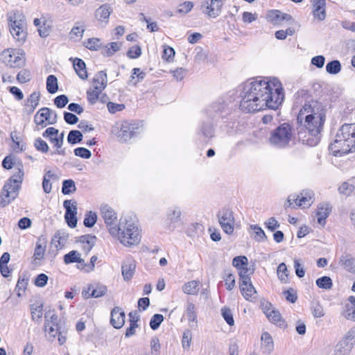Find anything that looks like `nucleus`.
<instances>
[{
	"label": "nucleus",
	"instance_id": "61",
	"mask_svg": "<svg viewBox=\"0 0 355 355\" xmlns=\"http://www.w3.org/2000/svg\"><path fill=\"white\" fill-rule=\"evenodd\" d=\"M191 332L190 330H185L182 335V344L184 349H189L191 342Z\"/></svg>",
	"mask_w": 355,
	"mask_h": 355
},
{
	"label": "nucleus",
	"instance_id": "55",
	"mask_svg": "<svg viewBox=\"0 0 355 355\" xmlns=\"http://www.w3.org/2000/svg\"><path fill=\"white\" fill-rule=\"evenodd\" d=\"M187 318L189 321L195 322L197 320V314L196 313L195 304L192 302H189L186 311Z\"/></svg>",
	"mask_w": 355,
	"mask_h": 355
},
{
	"label": "nucleus",
	"instance_id": "30",
	"mask_svg": "<svg viewBox=\"0 0 355 355\" xmlns=\"http://www.w3.org/2000/svg\"><path fill=\"white\" fill-rule=\"evenodd\" d=\"M107 73L105 71H98L94 78L92 86L98 87L100 90H103L107 85Z\"/></svg>",
	"mask_w": 355,
	"mask_h": 355
},
{
	"label": "nucleus",
	"instance_id": "2",
	"mask_svg": "<svg viewBox=\"0 0 355 355\" xmlns=\"http://www.w3.org/2000/svg\"><path fill=\"white\" fill-rule=\"evenodd\" d=\"M295 105H302L297 115V121H304V126L309 133L315 137L316 142L319 140L318 136L323 128L326 120L327 109L322 103L314 100L307 90L301 89L295 94Z\"/></svg>",
	"mask_w": 355,
	"mask_h": 355
},
{
	"label": "nucleus",
	"instance_id": "59",
	"mask_svg": "<svg viewBox=\"0 0 355 355\" xmlns=\"http://www.w3.org/2000/svg\"><path fill=\"white\" fill-rule=\"evenodd\" d=\"M74 154L76 156L80 157L83 159H89L92 156L90 150L83 147L76 148L74 150Z\"/></svg>",
	"mask_w": 355,
	"mask_h": 355
},
{
	"label": "nucleus",
	"instance_id": "35",
	"mask_svg": "<svg viewBox=\"0 0 355 355\" xmlns=\"http://www.w3.org/2000/svg\"><path fill=\"white\" fill-rule=\"evenodd\" d=\"M240 283V290L243 295V296L246 299L249 300L250 297L253 296L256 293V290L253 285L252 284L251 281L246 282L243 285V282Z\"/></svg>",
	"mask_w": 355,
	"mask_h": 355
},
{
	"label": "nucleus",
	"instance_id": "7",
	"mask_svg": "<svg viewBox=\"0 0 355 355\" xmlns=\"http://www.w3.org/2000/svg\"><path fill=\"white\" fill-rule=\"evenodd\" d=\"M0 60L10 67H20L24 63V53L19 49L8 48L1 53Z\"/></svg>",
	"mask_w": 355,
	"mask_h": 355
},
{
	"label": "nucleus",
	"instance_id": "49",
	"mask_svg": "<svg viewBox=\"0 0 355 355\" xmlns=\"http://www.w3.org/2000/svg\"><path fill=\"white\" fill-rule=\"evenodd\" d=\"M277 275L279 279L283 283H286L288 280V270L284 263H281L277 267Z\"/></svg>",
	"mask_w": 355,
	"mask_h": 355
},
{
	"label": "nucleus",
	"instance_id": "47",
	"mask_svg": "<svg viewBox=\"0 0 355 355\" xmlns=\"http://www.w3.org/2000/svg\"><path fill=\"white\" fill-rule=\"evenodd\" d=\"M97 220V216L96 213L89 211H87L85 214V217L83 221V224L87 227H92Z\"/></svg>",
	"mask_w": 355,
	"mask_h": 355
},
{
	"label": "nucleus",
	"instance_id": "17",
	"mask_svg": "<svg viewBox=\"0 0 355 355\" xmlns=\"http://www.w3.org/2000/svg\"><path fill=\"white\" fill-rule=\"evenodd\" d=\"M107 291V287L104 285L96 284L88 286L87 291H83V296L87 299L89 297H100L106 294Z\"/></svg>",
	"mask_w": 355,
	"mask_h": 355
},
{
	"label": "nucleus",
	"instance_id": "29",
	"mask_svg": "<svg viewBox=\"0 0 355 355\" xmlns=\"http://www.w3.org/2000/svg\"><path fill=\"white\" fill-rule=\"evenodd\" d=\"M91 51H101V53L104 56H112L115 52L120 50V46H110V48H107V46H86Z\"/></svg>",
	"mask_w": 355,
	"mask_h": 355
},
{
	"label": "nucleus",
	"instance_id": "14",
	"mask_svg": "<svg viewBox=\"0 0 355 355\" xmlns=\"http://www.w3.org/2000/svg\"><path fill=\"white\" fill-rule=\"evenodd\" d=\"M181 209L178 207H172L168 209L166 222L170 230H174L181 220Z\"/></svg>",
	"mask_w": 355,
	"mask_h": 355
},
{
	"label": "nucleus",
	"instance_id": "27",
	"mask_svg": "<svg viewBox=\"0 0 355 355\" xmlns=\"http://www.w3.org/2000/svg\"><path fill=\"white\" fill-rule=\"evenodd\" d=\"M353 348V345L343 338L336 345L334 354L335 355H348Z\"/></svg>",
	"mask_w": 355,
	"mask_h": 355
},
{
	"label": "nucleus",
	"instance_id": "43",
	"mask_svg": "<svg viewBox=\"0 0 355 355\" xmlns=\"http://www.w3.org/2000/svg\"><path fill=\"white\" fill-rule=\"evenodd\" d=\"M44 319H45V325H44V327L48 329V327L49 326V324H53V325H58V315L54 313V311H48L47 313H45V315H44Z\"/></svg>",
	"mask_w": 355,
	"mask_h": 355
},
{
	"label": "nucleus",
	"instance_id": "40",
	"mask_svg": "<svg viewBox=\"0 0 355 355\" xmlns=\"http://www.w3.org/2000/svg\"><path fill=\"white\" fill-rule=\"evenodd\" d=\"M198 282L197 281H191L184 284L182 286V291L188 295H195L198 293Z\"/></svg>",
	"mask_w": 355,
	"mask_h": 355
},
{
	"label": "nucleus",
	"instance_id": "53",
	"mask_svg": "<svg viewBox=\"0 0 355 355\" xmlns=\"http://www.w3.org/2000/svg\"><path fill=\"white\" fill-rule=\"evenodd\" d=\"M232 265L237 269L248 266V258L245 256H237L232 260Z\"/></svg>",
	"mask_w": 355,
	"mask_h": 355
},
{
	"label": "nucleus",
	"instance_id": "1",
	"mask_svg": "<svg viewBox=\"0 0 355 355\" xmlns=\"http://www.w3.org/2000/svg\"><path fill=\"white\" fill-rule=\"evenodd\" d=\"M240 108L245 112H255L270 108L277 110L282 103L284 94L277 79L257 78L246 82L241 92Z\"/></svg>",
	"mask_w": 355,
	"mask_h": 355
},
{
	"label": "nucleus",
	"instance_id": "4",
	"mask_svg": "<svg viewBox=\"0 0 355 355\" xmlns=\"http://www.w3.org/2000/svg\"><path fill=\"white\" fill-rule=\"evenodd\" d=\"M335 156H342L355 150V123H345L338 130L329 146Z\"/></svg>",
	"mask_w": 355,
	"mask_h": 355
},
{
	"label": "nucleus",
	"instance_id": "52",
	"mask_svg": "<svg viewBox=\"0 0 355 355\" xmlns=\"http://www.w3.org/2000/svg\"><path fill=\"white\" fill-rule=\"evenodd\" d=\"M34 146L37 150L42 153H46L49 150V146L47 143L40 137L35 139L34 141Z\"/></svg>",
	"mask_w": 355,
	"mask_h": 355
},
{
	"label": "nucleus",
	"instance_id": "15",
	"mask_svg": "<svg viewBox=\"0 0 355 355\" xmlns=\"http://www.w3.org/2000/svg\"><path fill=\"white\" fill-rule=\"evenodd\" d=\"M116 133L119 141L121 143L126 142L134 137L135 127L128 122H124L121 125L120 128Z\"/></svg>",
	"mask_w": 355,
	"mask_h": 355
},
{
	"label": "nucleus",
	"instance_id": "26",
	"mask_svg": "<svg viewBox=\"0 0 355 355\" xmlns=\"http://www.w3.org/2000/svg\"><path fill=\"white\" fill-rule=\"evenodd\" d=\"M198 134L208 141L214 137V128L210 122H203L200 126Z\"/></svg>",
	"mask_w": 355,
	"mask_h": 355
},
{
	"label": "nucleus",
	"instance_id": "56",
	"mask_svg": "<svg viewBox=\"0 0 355 355\" xmlns=\"http://www.w3.org/2000/svg\"><path fill=\"white\" fill-rule=\"evenodd\" d=\"M85 30L82 26H74L69 33L70 38L76 42L82 37Z\"/></svg>",
	"mask_w": 355,
	"mask_h": 355
},
{
	"label": "nucleus",
	"instance_id": "63",
	"mask_svg": "<svg viewBox=\"0 0 355 355\" xmlns=\"http://www.w3.org/2000/svg\"><path fill=\"white\" fill-rule=\"evenodd\" d=\"M343 315L347 320L355 321V306L345 305Z\"/></svg>",
	"mask_w": 355,
	"mask_h": 355
},
{
	"label": "nucleus",
	"instance_id": "64",
	"mask_svg": "<svg viewBox=\"0 0 355 355\" xmlns=\"http://www.w3.org/2000/svg\"><path fill=\"white\" fill-rule=\"evenodd\" d=\"M343 339L352 345H355V326L352 327L345 335Z\"/></svg>",
	"mask_w": 355,
	"mask_h": 355
},
{
	"label": "nucleus",
	"instance_id": "10",
	"mask_svg": "<svg viewBox=\"0 0 355 355\" xmlns=\"http://www.w3.org/2000/svg\"><path fill=\"white\" fill-rule=\"evenodd\" d=\"M313 202V193L312 191H303L300 195H291L284 204L285 208L288 207H309Z\"/></svg>",
	"mask_w": 355,
	"mask_h": 355
},
{
	"label": "nucleus",
	"instance_id": "13",
	"mask_svg": "<svg viewBox=\"0 0 355 355\" xmlns=\"http://www.w3.org/2000/svg\"><path fill=\"white\" fill-rule=\"evenodd\" d=\"M63 207L65 209L64 219L67 225L74 228L77 225V203L71 200H65L63 202Z\"/></svg>",
	"mask_w": 355,
	"mask_h": 355
},
{
	"label": "nucleus",
	"instance_id": "46",
	"mask_svg": "<svg viewBox=\"0 0 355 355\" xmlns=\"http://www.w3.org/2000/svg\"><path fill=\"white\" fill-rule=\"evenodd\" d=\"M59 130L53 127H50L46 129V130L42 133V136L44 138H48L49 141L55 145V141L54 139H57L56 136L58 135Z\"/></svg>",
	"mask_w": 355,
	"mask_h": 355
},
{
	"label": "nucleus",
	"instance_id": "34",
	"mask_svg": "<svg viewBox=\"0 0 355 355\" xmlns=\"http://www.w3.org/2000/svg\"><path fill=\"white\" fill-rule=\"evenodd\" d=\"M222 0H211L210 4L207 7L208 15L211 17H216L220 12Z\"/></svg>",
	"mask_w": 355,
	"mask_h": 355
},
{
	"label": "nucleus",
	"instance_id": "25",
	"mask_svg": "<svg viewBox=\"0 0 355 355\" xmlns=\"http://www.w3.org/2000/svg\"><path fill=\"white\" fill-rule=\"evenodd\" d=\"M261 349L263 353L270 354L274 349V342L268 332H263L261 336Z\"/></svg>",
	"mask_w": 355,
	"mask_h": 355
},
{
	"label": "nucleus",
	"instance_id": "32",
	"mask_svg": "<svg viewBox=\"0 0 355 355\" xmlns=\"http://www.w3.org/2000/svg\"><path fill=\"white\" fill-rule=\"evenodd\" d=\"M266 317L268 319L275 323L277 324L280 327H285L286 326L284 320L282 319V315L279 311L272 309L270 311H266Z\"/></svg>",
	"mask_w": 355,
	"mask_h": 355
},
{
	"label": "nucleus",
	"instance_id": "18",
	"mask_svg": "<svg viewBox=\"0 0 355 355\" xmlns=\"http://www.w3.org/2000/svg\"><path fill=\"white\" fill-rule=\"evenodd\" d=\"M68 234L63 230H58L51 239V246L55 248V251L62 249L68 240Z\"/></svg>",
	"mask_w": 355,
	"mask_h": 355
},
{
	"label": "nucleus",
	"instance_id": "8",
	"mask_svg": "<svg viewBox=\"0 0 355 355\" xmlns=\"http://www.w3.org/2000/svg\"><path fill=\"white\" fill-rule=\"evenodd\" d=\"M26 26V21L24 16L19 18L15 16L13 20L10 19L9 31L15 42L21 43L25 42L27 37Z\"/></svg>",
	"mask_w": 355,
	"mask_h": 355
},
{
	"label": "nucleus",
	"instance_id": "16",
	"mask_svg": "<svg viewBox=\"0 0 355 355\" xmlns=\"http://www.w3.org/2000/svg\"><path fill=\"white\" fill-rule=\"evenodd\" d=\"M125 313L119 306H115L110 313V324L115 329H121L125 323Z\"/></svg>",
	"mask_w": 355,
	"mask_h": 355
},
{
	"label": "nucleus",
	"instance_id": "9",
	"mask_svg": "<svg viewBox=\"0 0 355 355\" xmlns=\"http://www.w3.org/2000/svg\"><path fill=\"white\" fill-rule=\"evenodd\" d=\"M219 224L223 230L227 234H232L234 230L235 219L231 208L225 207L218 214Z\"/></svg>",
	"mask_w": 355,
	"mask_h": 355
},
{
	"label": "nucleus",
	"instance_id": "42",
	"mask_svg": "<svg viewBox=\"0 0 355 355\" xmlns=\"http://www.w3.org/2000/svg\"><path fill=\"white\" fill-rule=\"evenodd\" d=\"M316 285L320 288L329 290L332 288L333 283L331 279L328 276H323L318 278L315 282Z\"/></svg>",
	"mask_w": 355,
	"mask_h": 355
},
{
	"label": "nucleus",
	"instance_id": "44",
	"mask_svg": "<svg viewBox=\"0 0 355 355\" xmlns=\"http://www.w3.org/2000/svg\"><path fill=\"white\" fill-rule=\"evenodd\" d=\"M355 190V185L349 182H343L338 188V191L341 194L346 196H350Z\"/></svg>",
	"mask_w": 355,
	"mask_h": 355
},
{
	"label": "nucleus",
	"instance_id": "37",
	"mask_svg": "<svg viewBox=\"0 0 355 355\" xmlns=\"http://www.w3.org/2000/svg\"><path fill=\"white\" fill-rule=\"evenodd\" d=\"M46 89L50 94H55L58 90V79L54 75H49L47 77Z\"/></svg>",
	"mask_w": 355,
	"mask_h": 355
},
{
	"label": "nucleus",
	"instance_id": "36",
	"mask_svg": "<svg viewBox=\"0 0 355 355\" xmlns=\"http://www.w3.org/2000/svg\"><path fill=\"white\" fill-rule=\"evenodd\" d=\"M76 191L75 182L71 180H65L62 182V192L64 195H69Z\"/></svg>",
	"mask_w": 355,
	"mask_h": 355
},
{
	"label": "nucleus",
	"instance_id": "33",
	"mask_svg": "<svg viewBox=\"0 0 355 355\" xmlns=\"http://www.w3.org/2000/svg\"><path fill=\"white\" fill-rule=\"evenodd\" d=\"M64 261L66 264L72 263H78L82 266H85V261L80 257V254L76 250L70 251L64 256Z\"/></svg>",
	"mask_w": 355,
	"mask_h": 355
},
{
	"label": "nucleus",
	"instance_id": "50",
	"mask_svg": "<svg viewBox=\"0 0 355 355\" xmlns=\"http://www.w3.org/2000/svg\"><path fill=\"white\" fill-rule=\"evenodd\" d=\"M223 279L225 282L226 288L228 291L232 290V288L235 286L234 275L232 273H231L230 272H229L228 270H225L224 272Z\"/></svg>",
	"mask_w": 355,
	"mask_h": 355
},
{
	"label": "nucleus",
	"instance_id": "23",
	"mask_svg": "<svg viewBox=\"0 0 355 355\" xmlns=\"http://www.w3.org/2000/svg\"><path fill=\"white\" fill-rule=\"evenodd\" d=\"M136 265L133 260L128 259L124 261L122 264V275L125 281H129L132 279L135 270Z\"/></svg>",
	"mask_w": 355,
	"mask_h": 355
},
{
	"label": "nucleus",
	"instance_id": "48",
	"mask_svg": "<svg viewBox=\"0 0 355 355\" xmlns=\"http://www.w3.org/2000/svg\"><path fill=\"white\" fill-rule=\"evenodd\" d=\"M221 315L225 322L230 325L233 326L234 324V320L233 318V314L232 310L227 307L224 306L221 309Z\"/></svg>",
	"mask_w": 355,
	"mask_h": 355
},
{
	"label": "nucleus",
	"instance_id": "58",
	"mask_svg": "<svg viewBox=\"0 0 355 355\" xmlns=\"http://www.w3.org/2000/svg\"><path fill=\"white\" fill-rule=\"evenodd\" d=\"M17 80L20 83H26L31 80V73L27 69L20 71L17 75Z\"/></svg>",
	"mask_w": 355,
	"mask_h": 355
},
{
	"label": "nucleus",
	"instance_id": "57",
	"mask_svg": "<svg viewBox=\"0 0 355 355\" xmlns=\"http://www.w3.org/2000/svg\"><path fill=\"white\" fill-rule=\"evenodd\" d=\"M162 58L168 62L173 60L175 55V50L171 46H164Z\"/></svg>",
	"mask_w": 355,
	"mask_h": 355
},
{
	"label": "nucleus",
	"instance_id": "22",
	"mask_svg": "<svg viewBox=\"0 0 355 355\" xmlns=\"http://www.w3.org/2000/svg\"><path fill=\"white\" fill-rule=\"evenodd\" d=\"M47 240L44 236L38 237L34 250L33 257L36 260H41L44 257L46 251Z\"/></svg>",
	"mask_w": 355,
	"mask_h": 355
},
{
	"label": "nucleus",
	"instance_id": "62",
	"mask_svg": "<svg viewBox=\"0 0 355 355\" xmlns=\"http://www.w3.org/2000/svg\"><path fill=\"white\" fill-rule=\"evenodd\" d=\"M53 101L57 107L62 108L68 103L69 98L66 95L61 94L55 97Z\"/></svg>",
	"mask_w": 355,
	"mask_h": 355
},
{
	"label": "nucleus",
	"instance_id": "60",
	"mask_svg": "<svg viewBox=\"0 0 355 355\" xmlns=\"http://www.w3.org/2000/svg\"><path fill=\"white\" fill-rule=\"evenodd\" d=\"M43 315V306L41 304L35 308H31V316L33 320L40 321Z\"/></svg>",
	"mask_w": 355,
	"mask_h": 355
},
{
	"label": "nucleus",
	"instance_id": "41",
	"mask_svg": "<svg viewBox=\"0 0 355 355\" xmlns=\"http://www.w3.org/2000/svg\"><path fill=\"white\" fill-rule=\"evenodd\" d=\"M102 91L103 90H100L98 87L88 89L87 92V97L89 103L92 105L96 103Z\"/></svg>",
	"mask_w": 355,
	"mask_h": 355
},
{
	"label": "nucleus",
	"instance_id": "45",
	"mask_svg": "<svg viewBox=\"0 0 355 355\" xmlns=\"http://www.w3.org/2000/svg\"><path fill=\"white\" fill-rule=\"evenodd\" d=\"M238 270H239L240 282H243V285H245L246 282L251 281L250 276L253 273V270H251L248 266Z\"/></svg>",
	"mask_w": 355,
	"mask_h": 355
},
{
	"label": "nucleus",
	"instance_id": "24",
	"mask_svg": "<svg viewBox=\"0 0 355 355\" xmlns=\"http://www.w3.org/2000/svg\"><path fill=\"white\" fill-rule=\"evenodd\" d=\"M267 17L273 23H280L284 21H288L293 19L291 15L282 12L277 10L270 11Z\"/></svg>",
	"mask_w": 355,
	"mask_h": 355
},
{
	"label": "nucleus",
	"instance_id": "38",
	"mask_svg": "<svg viewBox=\"0 0 355 355\" xmlns=\"http://www.w3.org/2000/svg\"><path fill=\"white\" fill-rule=\"evenodd\" d=\"M341 64L337 60L330 61L326 65L327 72L333 75L338 74L341 71Z\"/></svg>",
	"mask_w": 355,
	"mask_h": 355
},
{
	"label": "nucleus",
	"instance_id": "28",
	"mask_svg": "<svg viewBox=\"0 0 355 355\" xmlns=\"http://www.w3.org/2000/svg\"><path fill=\"white\" fill-rule=\"evenodd\" d=\"M331 211V209L328 204H321L318 207L316 215L318 216V223L324 225L325 220Z\"/></svg>",
	"mask_w": 355,
	"mask_h": 355
},
{
	"label": "nucleus",
	"instance_id": "3",
	"mask_svg": "<svg viewBox=\"0 0 355 355\" xmlns=\"http://www.w3.org/2000/svg\"><path fill=\"white\" fill-rule=\"evenodd\" d=\"M112 236H118L120 242L125 246L137 245L141 240L137 221L132 216L121 218L117 226L109 228Z\"/></svg>",
	"mask_w": 355,
	"mask_h": 355
},
{
	"label": "nucleus",
	"instance_id": "54",
	"mask_svg": "<svg viewBox=\"0 0 355 355\" xmlns=\"http://www.w3.org/2000/svg\"><path fill=\"white\" fill-rule=\"evenodd\" d=\"M163 320L164 316L162 314L156 313L153 315L150 321V328L153 330L157 329Z\"/></svg>",
	"mask_w": 355,
	"mask_h": 355
},
{
	"label": "nucleus",
	"instance_id": "20",
	"mask_svg": "<svg viewBox=\"0 0 355 355\" xmlns=\"http://www.w3.org/2000/svg\"><path fill=\"white\" fill-rule=\"evenodd\" d=\"M338 263L347 271L355 274V258L352 254H342Z\"/></svg>",
	"mask_w": 355,
	"mask_h": 355
},
{
	"label": "nucleus",
	"instance_id": "31",
	"mask_svg": "<svg viewBox=\"0 0 355 355\" xmlns=\"http://www.w3.org/2000/svg\"><path fill=\"white\" fill-rule=\"evenodd\" d=\"M73 68L77 75L83 80L87 78V72L86 70V64L85 62L80 58H76L73 60Z\"/></svg>",
	"mask_w": 355,
	"mask_h": 355
},
{
	"label": "nucleus",
	"instance_id": "12",
	"mask_svg": "<svg viewBox=\"0 0 355 355\" xmlns=\"http://www.w3.org/2000/svg\"><path fill=\"white\" fill-rule=\"evenodd\" d=\"M207 114L212 118H223L229 114L226 102L220 98L211 103L206 109Z\"/></svg>",
	"mask_w": 355,
	"mask_h": 355
},
{
	"label": "nucleus",
	"instance_id": "11",
	"mask_svg": "<svg viewBox=\"0 0 355 355\" xmlns=\"http://www.w3.org/2000/svg\"><path fill=\"white\" fill-rule=\"evenodd\" d=\"M58 121V114L55 111L48 107H42L34 116V122L41 128H45L47 125H53Z\"/></svg>",
	"mask_w": 355,
	"mask_h": 355
},
{
	"label": "nucleus",
	"instance_id": "6",
	"mask_svg": "<svg viewBox=\"0 0 355 355\" xmlns=\"http://www.w3.org/2000/svg\"><path fill=\"white\" fill-rule=\"evenodd\" d=\"M293 139V127L288 123H284L270 132L268 142L275 148H285L290 146Z\"/></svg>",
	"mask_w": 355,
	"mask_h": 355
},
{
	"label": "nucleus",
	"instance_id": "51",
	"mask_svg": "<svg viewBox=\"0 0 355 355\" xmlns=\"http://www.w3.org/2000/svg\"><path fill=\"white\" fill-rule=\"evenodd\" d=\"M311 313L314 318H321L324 315L323 307L319 302L312 303Z\"/></svg>",
	"mask_w": 355,
	"mask_h": 355
},
{
	"label": "nucleus",
	"instance_id": "5",
	"mask_svg": "<svg viewBox=\"0 0 355 355\" xmlns=\"http://www.w3.org/2000/svg\"><path fill=\"white\" fill-rule=\"evenodd\" d=\"M15 169L17 171L5 183L1 192L0 206L1 207L8 205L18 196L24 175L22 164H19Z\"/></svg>",
	"mask_w": 355,
	"mask_h": 355
},
{
	"label": "nucleus",
	"instance_id": "39",
	"mask_svg": "<svg viewBox=\"0 0 355 355\" xmlns=\"http://www.w3.org/2000/svg\"><path fill=\"white\" fill-rule=\"evenodd\" d=\"M83 135L79 130H71L67 136V141L71 144H76L82 141Z\"/></svg>",
	"mask_w": 355,
	"mask_h": 355
},
{
	"label": "nucleus",
	"instance_id": "19",
	"mask_svg": "<svg viewBox=\"0 0 355 355\" xmlns=\"http://www.w3.org/2000/svg\"><path fill=\"white\" fill-rule=\"evenodd\" d=\"M112 11L111 6L105 3L97 8L95 12V17L99 22L107 24Z\"/></svg>",
	"mask_w": 355,
	"mask_h": 355
},
{
	"label": "nucleus",
	"instance_id": "21",
	"mask_svg": "<svg viewBox=\"0 0 355 355\" xmlns=\"http://www.w3.org/2000/svg\"><path fill=\"white\" fill-rule=\"evenodd\" d=\"M101 214L105 220V224L109 228L113 227L112 225L116 220V214L114 212L113 209H112L108 205H103L101 207Z\"/></svg>",
	"mask_w": 355,
	"mask_h": 355
}]
</instances>
